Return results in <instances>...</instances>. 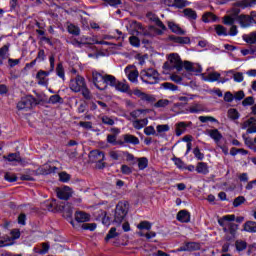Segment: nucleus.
<instances>
[{
  "instance_id": "1",
  "label": "nucleus",
  "mask_w": 256,
  "mask_h": 256,
  "mask_svg": "<svg viewBox=\"0 0 256 256\" xmlns=\"http://www.w3.org/2000/svg\"><path fill=\"white\" fill-rule=\"evenodd\" d=\"M140 79L146 85H157L159 83V71L154 68H146L140 71Z\"/></svg>"
},
{
  "instance_id": "2",
  "label": "nucleus",
  "mask_w": 256,
  "mask_h": 256,
  "mask_svg": "<svg viewBox=\"0 0 256 256\" xmlns=\"http://www.w3.org/2000/svg\"><path fill=\"white\" fill-rule=\"evenodd\" d=\"M53 209H56V211H61L63 213V217L66 219H71V217H73V206H71L69 203H61L57 205V202L53 200L48 205V211H53Z\"/></svg>"
},
{
  "instance_id": "3",
  "label": "nucleus",
  "mask_w": 256,
  "mask_h": 256,
  "mask_svg": "<svg viewBox=\"0 0 256 256\" xmlns=\"http://www.w3.org/2000/svg\"><path fill=\"white\" fill-rule=\"evenodd\" d=\"M129 208L127 207V202H118L114 211V223L116 225H121L127 217Z\"/></svg>"
},
{
  "instance_id": "4",
  "label": "nucleus",
  "mask_w": 256,
  "mask_h": 256,
  "mask_svg": "<svg viewBox=\"0 0 256 256\" xmlns=\"http://www.w3.org/2000/svg\"><path fill=\"white\" fill-rule=\"evenodd\" d=\"M163 67L168 71H173V69H176V71H182L183 62L181 61V57H179V54H170L168 57V61L164 63Z\"/></svg>"
},
{
  "instance_id": "5",
  "label": "nucleus",
  "mask_w": 256,
  "mask_h": 256,
  "mask_svg": "<svg viewBox=\"0 0 256 256\" xmlns=\"http://www.w3.org/2000/svg\"><path fill=\"white\" fill-rule=\"evenodd\" d=\"M90 163L96 164V169H105V153L99 150H92L89 154Z\"/></svg>"
},
{
  "instance_id": "6",
  "label": "nucleus",
  "mask_w": 256,
  "mask_h": 256,
  "mask_svg": "<svg viewBox=\"0 0 256 256\" xmlns=\"http://www.w3.org/2000/svg\"><path fill=\"white\" fill-rule=\"evenodd\" d=\"M87 85V83H85V78H83L82 76H76L75 78H72L70 80V84H69V88L71 89V91H73L74 93H81V90Z\"/></svg>"
},
{
  "instance_id": "7",
  "label": "nucleus",
  "mask_w": 256,
  "mask_h": 256,
  "mask_svg": "<svg viewBox=\"0 0 256 256\" xmlns=\"http://www.w3.org/2000/svg\"><path fill=\"white\" fill-rule=\"evenodd\" d=\"M92 81L99 91H105L107 85H105V75H101L99 72H92Z\"/></svg>"
},
{
  "instance_id": "8",
  "label": "nucleus",
  "mask_w": 256,
  "mask_h": 256,
  "mask_svg": "<svg viewBox=\"0 0 256 256\" xmlns=\"http://www.w3.org/2000/svg\"><path fill=\"white\" fill-rule=\"evenodd\" d=\"M33 103H34L33 97L26 96L17 103V109L18 111H29V109L33 107Z\"/></svg>"
},
{
  "instance_id": "9",
  "label": "nucleus",
  "mask_w": 256,
  "mask_h": 256,
  "mask_svg": "<svg viewBox=\"0 0 256 256\" xmlns=\"http://www.w3.org/2000/svg\"><path fill=\"white\" fill-rule=\"evenodd\" d=\"M124 71L131 83H139V70L135 66H127Z\"/></svg>"
},
{
  "instance_id": "10",
  "label": "nucleus",
  "mask_w": 256,
  "mask_h": 256,
  "mask_svg": "<svg viewBox=\"0 0 256 256\" xmlns=\"http://www.w3.org/2000/svg\"><path fill=\"white\" fill-rule=\"evenodd\" d=\"M56 195L58 199H62L63 201H67L73 197V190L69 186H65L63 188H56Z\"/></svg>"
},
{
  "instance_id": "11",
  "label": "nucleus",
  "mask_w": 256,
  "mask_h": 256,
  "mask_svg": "<svg viewBox=\"0 0 256 256\" xmlns=\"http://www.w3.org/2000/svg\"><path fill=\"white\" fill-rule=\"evenodd\" d=\"M232 221H235V215H226V216H223L222 218L218 219V224L220 225V227L223 228L224 233L227 234V231H228L227 228L230 225H233Z\"/></svg>"
},
{
  "instance_id": "12",
  "label": "nucleus",
  "mask_w": 256,
  "mask_h": 256,
  "mask_svg": "<svg viewBox=\"0 0 256 256\" xmlns=\"http://www.w3.org/2000/svg\"><path fill=\"white\" fill-rule=\"evenodd\" d=\"M146 17L148 19V21H151V23H154V25H156V27H159L160 31H166L167 27L165 26V24H163V22L161 21V19H159V17L157 15H155L152 12H148L146 14Z\"/></svg>"
},
{
  "instance_id": "13",
  "label": "nucleus",
  "mask_w": 256,
  "mask_h": 256,
  "mask_svg": "<svg viewBox=\"0 0 256 256\" xmlns=\"http://www.w3.org/2000/svg\"><path fill=\"white\" fill-rule=\"evenodd\" d=\"M138 27L144 37H153L152 33H155V35H163V30L155 28V26H150L148 30L143 28L141 24H138Z\"/></svg>"
},
{
  "instance_id": "14",
  "label": "nucleus",
  "mask_w": 256,
  "mask_h": 256,
  "mask_svg": "<svg viewBox=\"0 0 256 256\" xmlns=\"http://www.w3.org/2000/svg\"><path fill=\"white\" fill-rule=\"evenodd\" d=\"M74 217L77 223H87L91 221V214L81 210H77L74 214Z\"/></svg>"
},
{
  "instance_id": "15",
  "label": "nucleus",
  "mask_w": 256,
  "mask_h": 256,
  "mask_svg": "<svg viewBox=\"0 0 256 256\" xmlns=\"http://www.w3.org/2000/svg\"><path fill=\"white\" fill-rule=\"evenodd\" d=\"M206 134L213 139L216 145H219L221 143V139H223V134H221L218 129H208L206 130Z\"/></svg>"
},
{
  "instance_id": "16",
  "label": "nucleus",
  "mask_w": 256,
  "mask_h": 256,
  "mask_svg": "<svg viewBox=\"0 0 256 256\" xmlns=\"http://www.w3.org/2000/svg\"><path fill=\"white\" fill-rule=\"evenodd\" d=\"M164 3L168 5V7H177L178 9H183V7L189 5L187 0H164Z\"/></svg>"
},
{
  "instance_id": "17",
  "label": "nucleus",
  "mask_w": 256,
  "mask_h": 256,
  "mask_svg": "<svg viewBox=\"0 0 256 256\" xmlns=\"http://www.w3.org/2000/svg\"><path fill=\"white\" fill-rule=\"evenodd\" d=\"M201 249V245L196 242H187L183 246L177 249L178 252L181 251H199Z\"/></svg>"
},
{
  "instance_id": "18",
  "label": "nucleus",
  "mask_w": 256,
  "mask_h": 256,
  "mask_svg": "<svg viewBox=\"0 0 256 256\" xmlns=\"http://www.w3.org/2000/svg\"><path fill=\"white\" fill-rule=\"evenodd\" d=\"M227 234L225 236L226 241H233L235 239V235L237 234V229H239V225L233 223L227 228Z\"/></svg>"
},
{
  "instance_id": "19",
  "label": "nucleus",
  "mask_w": 256,
  "mask_h": 256,
  "mask_svg": "<svg viewBox=\"0 0 256 256\" xmlns=\"http://www.w3.org/2000/svg\"><path fill=\"white\" fill-rule=\"evenodd\" d=\"M177 220L180 223H189L191 221V214L187 210H180L177 214Z\"/></svg>"
},
{
  "instance_id": "20",
  "label": "nucleus",
  "mask_w": 256,
  "mask_h": 256,
  "mask_svg": "<svg viewBox=\"0 0 256 256\" xmlns=\"http://www.w3.org/2000/svg\"><path fill=\"white\" fill-rule=\"evenodd\" d=\"M186 111L188 113H203V111H205V106L201 103H193L186 109Z\"/></svg>"
},
{
  "instance_id": "21",
  "label": "nucleus",
  "mask_w": 256,
  "mask_h": 256,
  "mask_svg": "<svg viewBox=\"0 0 256 256\" xmlns=\"http://www.w3.org/2000/svg\"><path fill=\"white\" fill-rule=\"evenodd\" d=\"M114 87L116 91H120V93H128L130 89L129 84H127L126 82H121L119 80L116 81Z\"/></svg>"
},
{
  "instance_id": "22",
  "label": "nucleus",
  "mask_w": 256,
  "mask_h": 256,
  "mask_svg": "<svg viewBox=\"0 0 256 256\" xmlns=\"http://www.w3.org/2000/svg\"><path fill=\"white\" fill-rule=\"evenodd\" d=\"M47 75H49V72L43 70L38 71L36 79H38L39 85H47Z\"/></svg>"
},
{
  "instance_id": "23",
  "label": "nucleus",
  "mask_w": 256,
  "mask_h": 256,
  "mask_svg": "<svg viewBox=\"0 0 256 256\" xmlns=\"http://www.w3.org/2000/svg\"><path fill=\"white\" fill-rule=\"evenodd\" d=\"M5 59H9V45L0 48V65H3Z\"/></svg>"
},
{
  "instance_id": "24",
  "label": "nucleus",
  "mask_w": 256,
  "mask_h": 256,
  "mask_svg": "<svg viewBox=\"0 0 256 256\" xmlns=\"http://www.w3.org/2000/svg\"><path fill=\"white\" fill-rule=\"evenodd\" d=\"M55 171H57V167L51 166L50 164H44L40 168V173H42V175H49L51 173H55Z\"/></svg>"
},
{
  "instance_id": "25",
  "label": "nucleus",
  "mask_w": 256,
  "mask_h": 256,
  "mask_svg": "<svg viewBox=\"0 0 256 256\" xmlns=\"http://www.w3.org/2000/svg\"><path fill=\"white\" fill-rule=\"evenodd\" d=\"M168 27L172 33H176V35H185V31L179 27V25L175 24V22H168Z\"/></svg>"
},
{
  "instance_id": "26",
  "label": "nucleus",
  "mask_w": 256,
  "mask_h": 256,
  "mask_svg": "<svg viewBox=\"0 0 256 256\" xmlns=\"http://www.w3.org/2000/svg\"><path fill=\"white\" fill-rule=\"evenodd\" d=\"M67 31L70 33V35H75L76 37L81 35V29L79 26L72 23L67 24Z\"/></svg>"
},
{
  "instance_id": "27",
  "label": "nucleus",
  "mask_w": 256,
  "mask_h": 256,
  "mask_svg": "<svg viewBox=\"0 0 256 256\" xmlns=\"http://www.w3.org/2000/svg\"><path fill=\"white\" fill-rule=\"evenodd\" d=\"M170 39L171 41H174V43H179L180 45H188V43H191L189 37L170 36Z\"/></svg>"
},
{
  "instance_id": "28",
  "label": "nucleus",
  "mask_w": 256,
  "mask_h": 256,
  "mask_svg": "<svg viewBox=\"0 0 256 256\" xmlns=\"http://www.w3.org/2000/svg\"><path fill=\"white\" fill-rule=\"evenodd\" d=\"M124 143H130L131 145H139V138L131 134L123 135Z\"/></svg>"
},
{
  "instance_id": "29",
  "label": "nucleus",
  "mask_w": 256,
  "mask_h": 256,
  "mask_svg": "<svg viewBox=\"0 0 256 256\" xmlns=\"http://www.w3.org/2000/svg\"><path fill=\"white\" fill-rule=\"evenodd\" d=\"M149 120L147 118L144 119H137L132 122L134 129H143V127H147Z\"/></svg>"
},
{
  "instance_id": "30",
  "label": "nucleus",
  "mask_w": 256,
  "mask_h": 256,
  "mask_svg": "<svg viewBox=\"0 0 256 256\" xmlns=\"http://www.w3.org/2000/svg\"><path fill=\"white\" fill-rule=\"evenodd\" d=\"M238 21H239L241 27H249V25L252 24L251 16H249V15L238 16Z\"/></svg>"
},
{
  "instance_id": "31",
  "label": "nucleus",
  "mask_w": 256,
  "mask_h": 256,
  "mask_svg": "<svg viewBox=\"0 0 256 256\" xmlns=\"http://www.w3.org/2000/svg\"><path fill=\"white\" fill-rule=\"evenodd\" d=\"M116 83H117V78H115V76L105 74L104 85H106V89H107V85H110V87H115Z\"/></svg>"
},
{
  "instance_id": "32",
  "label": "nucleus",
  "mask_w": 256,
  "mask_h": 256,
  "mask_svg": "<svg viewBox=\"0 0 256 256\" xmlns=\"http://www.w3.org/2000/svg\"><path fill=\"white\" fill-rule=\"evenodd\" d=\"M196 171L202 175H207L209 173V166L205 162H199L196 166Z\"/></svg>"
},
{
  "instance_id": "33",
  "label": "nucleus",
  "mask_w": 256,
  "mask_h": 256,
  "mask_svg": "<svg viewBox=\"0 0 256 256\" xmlns=\"http://www.w3.org/2000/svg\"><path fill=\"white\" fill-rule=\"evenodd\" d=\"M255 3L256 0H240L237 2V6L241 7V9H247V7H253Z\"/></svg>"
},
{
  "instance_id": "34",
  "label": "nucleus",
  "mask_w": 256,
  "mask_h": 256,
  "mask_svg": "<svg viewBox=\"0 0 256 256\" xmlns=\"http://www.w3.org/2000/svg\"><path fill=\"white\" fill-rule=\"evenodd\" d=\"M243 39L246 43H248L249 45H255L256 43V31L251 32L248 35H244Z\"/></svg>"
},
{
  "instance_id": "35",
  "label": "nucleus",
  "mask_w": 256,
  "mask_h": 256,
  "mask_svg": "<svg viewBox=\"0 0 256 256\" xmlns=\"http://www.w3.org/2000/svg\"><path fill=\"white\" fill-rule=\"evenodd\" d=\"M244 231L247 233H256V222L248 221L244 224Z\"/></svg>"
},
{
  "instance_id": "36",
  "label": "nucleus",
  "mask_w": 256,
  "mask_h": 256,
  "mask_svg": "<svg viewBox=\"0 0 256 256\" xmlns=\"http://www.w3.org/2000/svg\"><path fill=\"white\" fill-rule=\"evenodd\" d=\"M187 129V123L185 122H179L176 124V135L177 137H181L183 135V132Z\"/></svg>"
},
{
  "instance_id": "37",
  "label": "nucleus",
  "mask_w": 256,
  "mask_h": 256,
  "mask_svg": "<svg viewBox=\"0 0 256 256\" xmlns=\"http://www.w3.org/2000/svg\"><path fill=\"white\" fill-rule=\"evenodd\" d=\"M103 125H108L109 127H112V125H115V120L113 118L107 116V115H102L99 117Z\"/></svg>"
},
{
  "instance_id": "38",
  "label": "nucleus",
  "mask_w": 256,
  "mask_h": 256,
  "mask_svg": "<svg viewBox=\"0 0 256 256\" xmlns=\"http://www.w3.org/2000/svg\"><path fill=\"white\" fill-rule=\"evenodd\" d=\"M239 153L241 155H248L249 151L243 148H236V147H233L230 149V155H232V157H235V155H239Z\"/></svg>"
},
{
  "instance_id": "39",
  "label": "nucleus",
  "mask_w": 256,
  "mask_h": 256,
  "mask_svg": "<svg viewBox=\"0 0 256 256\" xmlns=\"http://www.w3.org/2000/svg\"><path fill=\"white\" fill-rule=\"evenodd\" d=\"M217 20V16H215L213 13L211 12H207L202 16V21L204 23H211V21H216Z\"/></svg>"
},
{
  "instance_id": "40",
  "label": "nucleus",
  "mask_w": 256,
  "mask_h": 256,
  "mask_svg": "<svg viewBox=\"0 0 256 256\" xmlns=\"http://www.w3.org/2000/svg\"><path fill=\"white\" fill-rule=\"evenodd\" d=\"M160 89H166L169 91H177L179 87L173 83L165 82L160 85Z\"/></svg>"
},
{
  "instance_id": "41",
  "label": "nucleus",
  "mask_w": 256,
  "mask_h": 256,
  "mask_svg": "<svg viewBox=\"0 0 256 256\" xmlns=\"http://www.w3.org/2000/svg\"><path fill=\"white\" fill-rule=\"evenodd\" d=\"M148 165H149V160H147L146 157L138 158V168L140 169V171L147 169Z\"/></svg>"
},
{
  "instance_id": "42",
  "label": "nucleus",
  "mask_w": 256,
  "mask_h": 256,
  "mask_svg": "<svg viewBox=\"0 0 256 256\" xmlns=\"http://www.w3.org/2000/svg\"><path fill=\"white\" fill-rule=\"evenodd\" d=\"M56 74L58 75V77H60V79H62V81H65V69L63 68L62 63L57 64Z\"/></svg>"
},
{
  "instance_id": "43",
  "label": "nucleus",
  "mask_w": 256,
  "mask_h": 256,
  "mask_svg": "<svg viewBox=\"0 0 256 256\" xmlns=\"http://www.w3.org/2000/svg\"><path fill=\"white\" fill-rule=\"evenodd\" d=\"M115 237H119V233H117V228L112 227L108 234L105 237V241H109L111 239H115Z\"/></svg>"
},
{
  "instance_id": "44",
  "label": "nucleus",
  "mask_w": 256,
  "mask_h": 256,
  "mask_svg": "<svg viewBox=\"0 0 256 256\" xmlns=\"http://www.w3.org/2000/svg\"><path fill=\"white\" fill-rule=\"evenodd\" d=\"M227 115L232 121L239 119V111L235 108L229 109Z\"/></svg>"
},
{
  "instance_id": "45",
  "label": "nucleus",
  "mask_w": 256,
  "mask_h": 256,
  "mask_svg": "<svg viewBox=\"0 0 256 256\" xmlns=\"http://www.w3.org/2000/svg\"><path fill=\"white\" fill-rule=\"evenodd\" d=\"M184 15L185 17H188V19H194V20L197 19V12H195L191 8L184 9Z\"/></svg>"
},
{
  "instance_id": "46",
  "label": "nucleus",
  "mask_w": 256,
  "mask_h": 256,
  "mask_svg": "<svg viewBox=\"0 0 256 256\" xmlns=\"http://www.w3.org/2000/svg\"><path fill=\"white\" fill-rule=\"evenodd\" d=\"M4 159H7L8 161H16L20 163L21 155L19 153H11L8 156H4Z\"/></svg>"
},
{
  "instance_id": "47",
  "label": "nucleus",
  "mask_w": 256,
  "mask_h": 256,
  "mask_svg": "<svg viewBox=\"0 0 256 256\" xmlns=\"http://www.w3.org/2000/svg\"><path fill=\"white\" fill-rule=\"evenodd\" d=\"M198 119L201 123H207L208 121H210L211 123H219V121H217V119L212 116H199Z\"/></svg>"
},
{
  "instance_id": "48",
  "label": "nucleus",
  "mask_w": 256,
  "mask_h": 256,
  "mask_svg": "<svg viewBox=\"0 0 256 256\" xmlns=\"http://www.w3.org/2000/svg\"><path fill=\"white\" fill-rule=\"evenodd\" d=\"M235 246L237 251H245V249H247V242L243 241V240H237L235 242Z\"/></svg>"
},
{
  "instance_id": "49",
  "label": "nucleus",
  "mask_w": 256,
  "mask_h": 256,
  "mask_svg": "<svg viewBox=\"0 0 256 256\" xmlns=\"http://www.w3.org/2000/svg\"><path fill=\"white\" fill-rule=\"evenodd\" d=\"M137 229H140V231H143V229H146V231H150L151 224L149 221H142L137 225Z\"/></svg>"
},
{
  "instance_id": "50",
  "label": "nucleus",
  "mask_w": 256,
  "mask_h": 256,
  "mask_svg": "<svg viewBox=\"0 0 256 256\" xmlns=\"http://www.w3.org/2000/svg\"><path fill=\"white\" fill-rule=\"evenodd\" d=\"M81 93L84 99H87L88 101L93 99V95L91 94V91H89V88H87V85L84 86V88L81 90Z\"/></svg>"
},
{
  "instance_id": "51",
  "label": "nucleus",
  "mask_w": 256,
  "mask_h": 256,
  "mask_svg": "<svg viewBox=\"0 0 256 256\" xmlns=\"http://www.w3.org/2000/svg\"><path fill=\"white\" fill-rule=\"evenodd\" d=\"M82 229H84V231H95V229H97V224L85 223V224H82Z\"/></svg>"
},
{
  "instance_id": "52",
  "label": "nucleus",
  "mask_w": 256,
  "mask_h": 256,
  "mask_svg": "<svg viewBox=\"0 0 256 256\" xmlns=\"http://www.w3.org/2000/svg\"><path fill=\"white\" fill-rule=\"evenodd\" d=\"M215 31H216L217 35H219V36H221V35L227 36L228 35L227 28H225L222 25H217L215 28Z\"/></svg>"
},
{
  "instance_id": "53",
  "label": "nucleus",
  "mask_w": 256,
  "mask_h": 256,
  "mask_svg": "<svg viewBox=\"0 0 256 256\" xmlns=\"http://www.w3.org/2000/svg\"><path fill=\"white\" fill-rule=\"evenodd\" d=\"M49 103H52V105H55V103H63V98L59 95H52L49 98Z\"/></svg>"
},
{
  "instance_id": "54",
  "label": "nucleus",
  "mask_w": 256,
  "mask_h": 256,
  "mask_svg": "<svg viewBox=\"0 0 256 256\" xmlns=\"http://www.w3.org/2000/svg\"><path fill=\"white\" fill-rule=\"evenodd\" d=\"M233 95H234V101H242V99H245V92L243 90L234 92Z\"/></svg>"
},
{
  "instance_id": "55",
  "label": "nucleus",
  "mask_w": 256,
  "mask_h": 256,
  "mask_svg": "<svg viewBox=\"0 0 256 256\" xmlns=\"http://www.w3.org/2000/svg\"><path fill=\"white\" fill-rule=\"evenodd\" d=\"M253 123H255V119L253 117H251L250 119L244 121L241 124L242 129H249L251 127V125H253Z\"/></svg>"
},
{
  "instance_id": "56",
  "label": "nucleus",
  "mask_w": 256,
  "mask_h": 256,
  "mask_svg": "<svg viewBox=\"0 0 256 256\" xmlns=\"http://www.w3.org/2000/svg\"><path fill=\"white\" fill-rule=\"evenodd\" d=\"M253 103H255L253 96L247 97L242 101L243 107H249V105H253Z\"/></svg>"
},
{
  "instance_id": "57",
  "label": "nucleus",
  "mask_w": 256,
  "mask_h": 256,
  "mask_svg": "<svg viewBox=\"0 0 256 256\" xmlns=\"http://www.w3.org/2000/svg\"><path fill=\"white\" fill-rule=\"evenodd\" d=\"M245 203V198L243 196H238L237 198L234 199L233 206L234 207H239Z\"/></svg>"
},
{
  "instance_id": "58",
  "label": "nucleus",
  "mask_w": 256,
  "mask_h": 256,
  "mask_svg": "<svg viewBox=\"0 0 256 256\" xmlns=\"http://www.w3.org/2000/svg\"><path fill=\"white\" fill-rule=\"evenodd\" d=\"M167 105H169V100L161 99V100H158L157 103L154 104V107H156V108L167 107Z\"/></svg>"
},
{
  "instance_id": "59",
  "label": "nucleus",
  "mask_w": 256,
  "mask_h": 256,
  "mask_svg": "<svg viewBox=\"0 0 256 256\" xmlns=\"http://www.w3.org/2000/svg\"><path fill=\"white\" fill-rule=\"evenodd\" d=\"M156 131L158 133H167V131H169V125L167 124L158 125L156 127Z\"/></svg>"
},
{
  "instance_id": "60",
  "label": "nucleus",
  "mask_w": 256,
  "mask_h": 256,
  "mask_svg": "<svg viewBox=\"0 0 256 256\" xmlns=\"http://www.w3.org/2000/svg\"><path fill=\"white\" fill-rule=\"evenodd\" d=\"M235 100L234 98V94L231 92H226L224 94V101H226V103H232Z\"/></svg>"
},
{
  "instance_id": "61",
  "label": "nucleus",
  "mask_w": 256,
  "mask_h": 256,
  "mask_svg": "<svg viewBox=\"0 0 256 256\" xmlns=\"http://www.w3.org/2000/svg\"><path fill=\"white\" fill-rule=\"evenodd\" d=\"M221 77V74L217 72H212L208 74V80L209 81H219V78Z\"/></svg>"
},
{
  "instance_id": "62",
  "label": "nucleus",
  "mask_w": 256,
  "mask_h": 256,
  "mask_svg": "<svg viewBox=\"0 0 256 256\" xmlns=\"http://www.w3.org/2000/svg\"><path fill=\"white\" fill-rule=\"evenodd\" d=\"M107 5H110L111 7H117L118 5H121V0H102Z\"/></svg>"
},
{
  "instance_id": "63",
  "label": "nucleus",
  "mask_w": 256,
  "mask_h": 256,
  "mask_svg": "<svg viewBox=\"0 0 256 256\" xmlns=\"http://www.w3.org/2000/svg\"><path fill=\"white\" fill-rule=\"evenodd\" d=\"M145 135H157V132L155 131V127L153 126H148L144 129Z\"/></svg>"
},
{
  "instance_id": "64",
  "label": "nucleus",
  "mask_w": 256,
  "mask_h": 256,
  "mask_svg": "<svg viewBox=\"0 0 256 256\" xmlns=\"http://www.w3.org/2000/svg\"><path fill=\"white\" fill-rule=\"evenodd\" d=\"M184 69H186V71L195 72V66L189 61L184 62Z\"/></svg>"
}]
</instances>
